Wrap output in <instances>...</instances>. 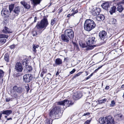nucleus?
I'll return each instance as SVG.
<instances>
[{"mask_svg":"<svg viewBox=\"0 0 124 124\" xmlns=\"http://www.w3.org/2000/svg\"><path fill=\"white\" fill-rule=\"evenodd\" d=\"M96 26V24L94 21L90 19L86 20L84 24V28L85 30L90 31L94 29Z\"/></svg>","mask_w":124,"mask_h":124,"instance_id":"f257e3e1","label":"nucleus"},{"mask_svg":"<svg viewBox=\"0 0 124 124\" xmlns=\"http://www.w3.org/2000/svg\"><path fill=\"white\" fill-rule=\"evenodd\" d=\"M99 123L101 124H114V118L111 116L106 117H102L99 119Z\"/></svg>","mask_w":124,"mask_h":124,"instance_id":"f03ea898","label":"nucleus"},{"mask_svg":"<svg viewBox=\"0 0 124 124\" xmlns=\"http://www.w3.org/2000/svg\"><path fill=\"white\" fill-rule=\"evenodd\" d=\"M48 24L47 19L46 18H44L40 22H38L35 28L45 29Z\"/></svg>","mask_w":124,"mask_h":124,"instance_id":"7ed1b4c3","label":"nucleus"},{"mask_svg":"<svg viewBox=\"0 0 124 124\" xmlns=\"http://www.w3.org/2000/svg\"><path fill=\"white\" fill-rule=\"evenodd\" d=\"M23 91L22 87H18L16 85H15L11 91V93L12 95L15 98L17 97L18 95L16 93H21Z\"/></svg>","mask_w":124,"mask_h":124,"instance_id":"20e7f679","label":"nucleus"},{"mask_svg":"<svg viewBox=\"0 0 124 124\" xmlns=\"http://www.w3.org/2000/svg\"><path fill=\"white\" fill-rule=\"evenodd\" d=\"M60 109L59 107H56L51 110L50 112L49 116L51 118H58V113Z\"/></svg>","mask_w":124,"mask_h":124,"instance_id":"39448f33","label":"nucleus"},{"mask_svg":"<svg viewBox=\"0 0 124 124\" xmlns=\"http://www.w3.org/2000/svg\"><path fill=\"white\" fill-rule=\"evenodd\" d=\"M96 41L95 38L91 36L88 37L86 43L87 46L91 47L92 46V45L95 44Z\"/></svg>","mask_w":124,"mask_h":124,"instance_id":"423d86ee","label":"nucleus"},{"mask_svg":"<svg viewBox=\"0 0 124 124\" xmlns=\"http://www.w3.org/2000/svg\"><path fill=\"white\" fill-rule=\"evenodd\" d=\"M32 75L31 74H27L25 75L23 77V81L25 83L30 82L32 80Z\"/></svg>","mask_w":124,"mask_h":124,"instance_id":"0eeeda50","label":"nucleus"},{"mask_svg":"<svg viewBox=\"0 0 124 124\" xmlns=\"http://www.w3.org/2000/svg\"><path fill=\"white\" fill-rule=\"evenodd\" d=\"M65 33L70 39H73L74 37V35L73 31L71 29L66 30L65 31Z\"/></svg>","mask_w":124,"mask_h":124,"instance_id":"6e6552de","label":"nucleus"},{"mask_svg":"<svg viewBox=\"0 0 124 124\" xmlns=\"http://www.w3.org/2000/svg\"><path fill=\"white\" fill-rule=\"evenodd\" d=\"M15 69L16 71L21 72L22 71L23 68L21 63L19 62H17L16 64Z\"/></svg>","mask_w":124,"mask_h":124,"instance_id":"1a4fd4ad","label":"nucleus"},{"mask_svg":"<svg viewBox=\"0 0 124 124\" xmlns=\"http://www.w3.org/2000/svg\"><path fill=\"white\" fill-rule=\"evenodd\" d=\"M10 12L8 9H3L1 11V15L4 17H7L9 16Z\"/></svg>","mask_w":124,"mask_h":124,"instance_id":"9d476101","label":"nucleus"},{"mask_svg":"<svg viewBox=\"0 0 124 124\" xmlns=\"http://www.w3.org/2000/svg\"><path fill=\"white\" fill-rule=\"evenodd\" d=\"M61 37L62 40L64 42H66L68 43L70 41V38L66 34H62L61 35Z\"/></svg>","mask_w":124,"mask_h":124,"instance_id":"9b49d317","label":"nucleus"},{"mask_svg":"<svg viewBox=\"0 0 124 124\" xmlns=\"http://www.w3.org/2000/svg\"><path fill=\"white\" fill-rule=\"evenodd\" d=\"M82 96V94L81 92H77L74 93L73 98L74 99L76 100L80 98Z\"/></svg>","mask_w":124,"mask_h":124,"instance_id":"f8f14e48","label":"nucleus"},{"mask_svg":"<svg viewBox=\"0 0 124 124\" xmlns=\"http://www.w3.org/2000/svg\"><path fill=\"white\" fill-rule=\"evenodd\" d=\"M107 32L104 31H101L99 33V36L102 40H103L107 37Z\"/></svg>","mask_w":124,"mask_h":124,"instance_id":"ddd939ff","label":"nucleus"},{"mask_svg":"<svg viewBox=\"0 0 124 124\" xmlns=\"http://www.w3.org/2000/svg\"><path fill=\"white\" fill-rule=\"evenodd\" d=\"M101 11V9L99 8L93 9L92 12V13L94 16L99 15Z\"/></svg>","mask_w":124,"mask_h":124,"instance_id":"4468645a","label":"nucleus"},{"mask_svg":"<svg viewBox=\"0 0 124 124\" xmlns=\"http://www.w3.org/2000/svg\"><path fill=\"white\" fill-rule=\"evenodd\" d=\"M20 3L21 5H23L24 7L26 9H29L30 8V6L24 0L20 2Z\"/></svg>","mask_w":124,"mask_h":124,"instance_id":"2eb2a0df","label":"nucleus"},{"mask_svg":"<svg viewBox=\"0 0 124 124\" xmlns=\"http://www.w3.org/2000/svg\"><path fill=\"white\" fill-rule=\"evenodd\" d=\"M21 8L22 7H21L17 6L16 7L13 12L15 13L16 15H18L20 12Z\"/></svg>","mask_w":124,"mask_h":124,"instance_id":"dca6fc26","label":"nucleus"},{"mask_svg":"<svg viewBox=\"0 0 124 124\" xmlns=\"http://www.w3.org/2000/svg\"><path fill=\"white\" fill-rule=\"evenodd\" d=\"M96 18L98 21H101L104 20L105 19V16L103 15L99 14L96 16Z\"/></svg>","mask_w":124,"mask_h":124,"instance_id":"f3484780","label":"nucleus"},{"mask_svg":"<svg viewBox=\"0 0 124 124\" xmlns=\"http://www.w3.org/2000/svg\"><path fill=\"white\" fill-rule=\"evenodd\" d=\"M101 6L103 8L107 10H108V8L109 7V4L108 2L103 3L101 5Z\"/></svg>","mask_w":124,"mask_h":124,"instance_id":"a211bd4d","label":"nucleus"},{"mask_svg":"<svg viewBox=\"0 0 124 124\" xmlns=\"http://www.w3.org/2000/svg\"><path fill=\"white\" fill-rule=\"evenodd\" d=\"M55 63L56 66L61 65L62 63V60L60 58H57L55 60Z\"/></svg>","mask_w":124,"mask_h":124,"instance_id":"6ab92c4d","label":"nucleus"},{"mask_svg":"<svg viewBox=\"0 0 124 124\" xmlns=\"http://www.w3.org/2000/svg\"><path fill=\"white\" fill-rule=\"evenodd\" d=\"M1 112L3 114L7 115V116H9L10 114L12 112V111L11 110H3L1 111Z\"/></svg>","mask_w":124,"mask_h":124,"instance_id":"aec40b11","label":"nucleus"},{"mask_svg":"<svg viewBox=\"0 0 124 124\" xmlns=\"http://www.w3.org/2000/svg\"><path fill=\"white\" fill-rule=\"evenodd\" d=\"M117 21L116 19L114 18H112L110 20V23L114 26H116L117 24Z\"/></svg>","mask_w":124,"mask_h":124,"instance_id":"412c9836","label":"nucleus"},{"mask_svg":"<svg viewBox=\"0 0 124 124\" xmlns=\"http://www.w3.org/2000/svg\"><path fill=\"white\" fill-rule=\"evenodd\" d=\"M116 9V7L115 6H113L111 7L110 11L109 12L111 15H112L113 13L115 12Z\"/></svg>","mask_w":124,"mask_h":124,"instance_id":"4be33fe9","label":"nucleus"},{"mask_svg":"<svg viewBox=\"0 0 124 124\" xmlns=\"http://www.w3.org/2000/svg\"><path fill=\"white\" fill-rule=\"evenodd\" d=\"M67 102V101L66 100H65L63 101L59 102L58 103V105L64 106L65 105V104H66Z\"/></svg>","mask_w":124,"mask_h":124,"instance_id":"5701e85b","label":"nucleus"},{"mask_svg":"<svg viewBox=\"0 0 124 124\" xmlns=\"http://www.w3.org/2000/svg\"><path fill=\"white\" fill-rule=\"evenodd\" d=\"M34 6H36L39 4L41 0H32Z\"/></svg>","mask_w":124,"mask_h":124,"instance_id":"b1692460","label":"nucleus"},{"mask_svg":"<svg viewBox=\"0 0 124 124\" xmlns=\"http://www.w3.org/2000/svg\"><path fill=\"white\" fill-rule=\"evenodd\" d=\"M116 5L118 6V7H117V11L120 13L124 9L123 7L121 5V4L119 5H118L117 4Z\"/></svg>","mask_w":124,"mask_h":124,"instance_id":"393cba45","label":"nucleus"},{"mask_svg":"<svg viewBox=\"0 0 124 124\" xmlns=\"http://www.w3.org/2000/svg\"><path fill=\"white\" fill-rule=\"evenodd\" d=\"M2 32L3 33L5 34L9 33L10 32L9 29L5 26L4 27L2 30Z\"/></svg>","mask_w":124,"mask_h":124,"instance_id":"a878e982","label":"nucleus"},{"mask_svg":"<svg viewBox=\"0 0 124 124\" xmlns=\"http://www.w3.org/2000/svg\"><path fill=\"white\" fill-rule=\"evenodd\" d=\"M79 44L80 46L82 48L86 47L87 46L81 41H79Z\"/></svg>","mask_w":124,"mask_h":124,"instance_id":"bb28decb","label":"nucleus"},{"mask_svg":"<svg viewBox=\"0 0 124 124\" xmlns=\"http://www.w3.org/2000/svg\"><path fill=\"white\" fill-rule=\"evenodd\" d=\"M9 55L7 53H6L4 55V59L5 60L8 62L9 61Z\"/></svg>","mask_w":124,"mask_h":124,"instance_id":"cd10ccee","label":"nucleus"},{"mask_svg":"<svg viewBox=\"0 0 124 124\" xmlns=\"http://www.w3.org/2000/svg\"><path fill=\"white\" fill-rule=\"evenodd\" d=\"M33 51L35 53H36L37 51L36 50V48H38L39 47V46L37 45L33 44L32 46Z\"/></svg>","mask_w":124,"mask_h":124,"instance_id":"c85d7f7f","label":"nucleus"},{"mask_svg":"<svg viewBox=\"0 0 124 124\" xmlns=\"http://www.w3.org/2000/svg\"><path fill=\"white\" fill-rule=\"evenodd\" d=\"M66 100L67 101L66 104H67V105L68 106H69L70 105H72L73 104V102L72 101H69L67 100Z\"/></svg>","mask_w":124,"mask_h":124,"instance_id":"c756f323","label":"nucleus"},{"mask_svg":"<svg viewBox=\"0 0 124 124\" xmlns=\"http://www.w3.org/2000/svg\"><path fill=\"white\" fill-rule=\"evenodd\" d=\"M14 7V4H11L9 6V8L10 11V13L12 11Z\"/></svg>","mask_w":124,"mask_h":124,"instance_id":"7c9ffc66","label":"nucleus"},{"mask_svg":"<svg viewBox=\"0 0 124 124\" xmlns=\"http://www.w3.org/2000/svg\"><path fill=\"white\" fill-rule=\"evenodd\" d=\"M6 40L5 39H0V46L2 45L3 44L5 43Z\"/></svg>","mask_w":124,"mask_h":124,"instance_id":"2f4dec72","label":"nucleus"},{"mask_svg":"<svg viewBox=\"0 0 124 124\" xmlns=\"http://www.w3.org/2000/svg\"><path fill=\"white\" fill-rule=\"evenodd\" d=\"M8 35L4 34H0V39L3 38H6L8 39Z\"/></svg>","mask_w":124,"mask_h":124,"instance_id":"473e14b6","label":"nucleus"},{"mask_svg":"<svg viewBox=\"0 0 124 124\" xmlns=\"http://www.w3.org/2000/svg\"><path fill=\"white\" fill-rule=\"evenodd\" d=\"M124 3V0H118L116 3V4L118 5H119L123 4Z\"/></svg>","mask_w":124,"mask_h":124,"instance_id":"72a5a7b5","label":"nucleus"},{"mask_svg":"<svg viewBox=\"0 0 124 124\" xmlns=\"http://www.w3.org/2000/svg\"><path fill=\"white\" fill-rule=\"evenodd\" d=\"M4 72L2 70H0V80L3 77L4 75Z\"/></svg>","mask_w":124,"mask_h":124,"instance_id":"f704fd0d","label":"nucleus"},{"mask_svg":"<svg viewBox=\"0 0 124 124\" xmlns=\"http://www.w3.org/2000/svg\"><path fill=\"white\" fill-rule=\"evenodd\" d=\"M107 100L106 99L102 100H99L98 101V103L99 104H100L105 102Z\"/></svg>","mask_w":124,"mask_h":124,"instance_id":"c9c22d12","label":"nucleus"},{"mask_svg":"<svg viewBox=\"0 0 124 124\" xmlns=\"http://www.w3.org/2000/svg\"><path fill=\"white\" fill-rule=\"evenodd\" d=\"M115 104V102L114 100L112 101H111V103L110 104V106L111 107H113L114 106Z\"/></svg>","mask_w":124,"mask_h":124,"instance_id":"e433bc0d","label":"nucleus"},{"mask_svg":"<svg viewBox=\"0 0 124 124\" xmlns=\"http://www.w3.org/2000/svg\"><path fill=\"white\" fill-rule=\"evenodd\" d=\"M56 22V20L55 19H54L52 20L51 21V24L52 25H54L55 23Z\"/></svg>","mask_w":124,"mask_h":124,"instance_id":"4c0bfd02","label":"nucleus"},{"mask_svg":"<svg viewBox=\"0 0 124 124\" xmlns=\"http://www.w3.org/2000/svg\"><path fill=\"white\" fill-rule=\"evenodd\" d=\"M47 78L49 79H52V77L51 76V74L50 73H48L47 75Z\"/></svg>","mask_w":124,"mask_h":124,"instance_id":"58836bf2","label":"nucleus"},{"mask_svg":"<svg viewBox=\"0 0 124 124\" xmlns=\"http://www.w3.org/2000/svg\"><path fill=\"white\" fill-rule=\"evenodd\" d=\"M25 88L26 89L27 91V92H28L29 91V90H30L29 85H28V84H27L26 85H25Z\"/></svg>","mask_w":124,"mask_h":124,"instance_id":"ea45409f","label":"nucleus"},{"mask_svg":"<svg viewBox=\"0 0 124 124\" xmlns=\"http://www.w3.org/2000/svg\"><path fill=\"white\" fill-rule=\"evenodd\" d=\"M12 98H6L5 100L6 102H8L10 101L11 100L12 101Z\"/></svg>","mask_w":124,"mask_h":124,"instance_id":"a19ab883","label":"nucleus"},{"mask_svg":"<svg viewBox=\"0 0 124 124\" xmlns=\"http://www.w3.org/2000/svg\"><path fill=\"white\" fill-rule=\"evenodd\" d=\"M27 70L29 71H31L32 70V67L30 66H28V67H27Z\"/></svg>","mask_w":124,"mask_h":124,"instance_id":"79ce46f5","label":"nucleus"},{"mask_svg":"<svg viewBox=\"0 0 124 124\" xmlns=\"http://www.w3.org/2000/svg\"><path fill=\"white\" fill-rule=\"evenodd\" d=\"M81 73V72H79V73H78L76 74L75 76H73V78H76L79 76L80 75Z\"/></svg>","mask_w":124,"mask_h":124,"instance_id":"37998d69","label":"nucleus"},{"mask_svg":"<svg viewBox=\"0 0 124 124\" xmlns=\"http://www.w3.org/2000/svg\"><path fill=\"white\" fill-rule=\"evenodd\" d=\"M91 120H87L85 123L84 124H89Z\"/></svg>","mask_w":124,"mask_h":124,"instance_id":"c03bdc74","label":"nucleus"},{"mask_svg":"<svg viewBox=\"0 0 124 124\" xmlns=\"http://www.w3.org/2000/svg\"><path fill=\"white\" fill-rule=\"evenodd\" d=\"M33 36H35L36 35H37V32L36 31H33Z\"/></svg>","mask_w":124,"mask_h":124,"instance_id":"a18cd8bd","label":"nucleus"},{"mask_svg":"<svg viewBox=\"0 0 124 124\" xmlns=\"http://www.w3.org/2000/svg\"><path fill=\"white\" fill-rule=\"evenodd\" d=\"M15 45H13L10 46L9 47L11 49H13L15 47Z\"/></svg>","mask_w":124,"mask_h":124,"instance_id":"49530a36","label":"nucleus"},{"mask_svg":"<svg viewBox=\"0 0 124 124\" xmlns=\"http://www.w3.org/2000/svg\"><path fill=\"white\" fill-rule=\"evenodd\" d=\"M75 71V69H73L70 72V74H72L74 73Z\"/></svg>","mask_w":124,"mask_h":124,"instance_id":"de8ad7c7","label":"nucleus"},{"mask_svg":"<svg viewBox=\"0 0 124 124\" xmlns=\"http://www.w3.org/2000/svg\"><path fill=\"white\" fill-rule=\"evenodd\" d=\"M50 121L49 120H47L46 121V124H52V123L51 124H50Z\"/></svg>","mask_w":124,"mask_h":124,"instance_id":"09e8293b","label":"nucleus"},{"mask_svg":"<svg viewBox=\"0 0 124 124\" xmlns=\"http://www.w3.org/2000/svg\"><path fill=\"white\" fill-rule=\"evenodd\" d=\"M73 43L74 44V46L75 47H76L77 48H78V45L77 44H76L75 43Z\"/></svg>","mask_w":124,"mask_h":124,"instance_id":"8fccbe9b","label":"nucleus"},{"mask_svg":"<svg viewBox=\"0 0 124 124\" xmlns=\"http://www.w3.org/2000/svg\"><path fill=\"white\" fill-rule=\"evenodd\" d=\"M90 114V113L89 112H87L86 113H84V115L82 116H86L87 115H89Z\"/></svg>","mask_w":124,"mask_h":124,"instance_id":"3c124183","label":"nucleus"},{"mask_svg":"<svg viewBox=\"0 0 124 124\" xmlns=\"http://www.w3.org/2000/svg\"><path fill=\"white\" fill-rule=\"evenodd\" d=\"M73 13H72L71 14H69L67 16V17H70L71 16H73Z\"/></svg>","mask_w":124,"mask_h":124,"instance_id":"603ef678","label":"nucleus"},{"mask_svg":"<svg viewBox=\"0 0 124 124\" xmlns=\"http://www.w3.org/2000/svg\"><path fill=\"white\" fill-rule=\"evenodd\" d=\"M118 116L120 118H122V115L121 114H118Z\"/></svg>","mask_w":124,"mask_h":124,"instance_id":"864d4df0","label":"nucleus"},{"mask_svg":"<svg viewBox=\"0 0 124 124\" xmlns=\"http://www.w3.org/2000/svg\"><path fill=\"white\" fill-rule=\"evenodd\" d=\"M78 12V10H75L74 11V12L72 13H73V15H74V14H75L76 13H77Z\"/></svg>","mask_w":124,"mask_h":124,"instance_id":"5fc2aeb1","label":"nucleus"},{"mask_svg":"<svg viewBox=\"0 0 124 124\" xmlns=\"http://www.w3.org/2000/svg\"><path fill=\"white\" fill-rule=\"evenodd\" d=\"M37 20V17H34V22L35 23L36 22Z\"/></svg>","mask_w":124,"mask_h":124,"instance_id":"6e6d98bb","label":"nucleus"},{"mask_svg":"<svg viewBox=\"0 0 124 124\" xmlns=\"http://www.w3.org/2000/svg\"><path fill=\"white\" fill-rule=\"evenodd\" d=\"M109 88V86H106L105 88V89H108Z\"/></svg>","mask_w":124,"mask_h":124,"instance_id":"4d7b16f0","label":"nucleus"},{"mask_svg":"<svg viewBox=\"0 0 124 124\" xmlns=\"http://www.w3.org/2000/svg\"><path fill=\"white\" fill-rule=\"evenodd\" d=\"M2 114H3L2 113L0 112V118H1L2 116Z\"/></svg>","mask_w":124,"mask_h":124,"instance_id":"13d9d810","label":"nucleus"},{"mask_svg":"<svg viewBox=\"0 0 124 124\" xmlns=\"http://www.w3.org/2000/svg\"><path fill=\"white\" fill-rule=\"evenodd\" d=\"M98 70L97 69L96 70H95L93 72V73H96L97 71Z\"/></svg>","mask_w":124,"mask_h":124,"instance_id":"bf43d9fd","label":"nucleus"},{"mask_svg":"<svg viewBox=\"0 0 124 124\" xmlns=\"http://www.w3.org/2000/svg\"><path fill=\"white\" fill-rule=\"evenodd\" d=\"M7 119L8 120H12V118L11 117H10L9 118H8Z\"/></svg>","mask_w":124,"mask_h":124,"instance_id":"052dcab7","label":"nucleus"},{"mask_svg":"<svg viewBox=\"0 0 124 124\" xmlns=\"http://www.w3.org/2000/svg\"><path fill=\"white\" fill-rule=\"evenodd\" d=\"M102 66H101L99 67H98V68L97 69L99 70L102 67Z\"/></svg>","mask_w":124,"mask_h":124,"instance_id":"680f3d73","label":"nucleus"},{"mask_svg":"<svg viewBox=\"0 0 124 124\" xmlns=\"http://www.w3.org/2000/svg\"><path fill=\"white\" fill-rule=\"evenodd\" d=\"M90 78V77L89 76H88L86 78V80H87V79H89V78Z\"/></svg>","mask_w":124,"mask_h":124,"instance_id":"e2e57ef3","label":"nucleus"},{"mask_svg":"<svg viewBox=\"0 0 124 124\" xmlns=\"http://www.w3.org/2000/svg\"><path fill=\"white\" fill-rule=\"evenodd\" d=\"M59 74V73L58 72V71H57V72L56 73V75L57 76Z\"/></svg>","mask_w":124,"mask_h":124,"instance_id":"0e129e2a","label":"nucleus"},{"mask_svg":"<svg viewBox=\"0 0 124 124\" xmlns=\"http://www.w3.org/2000/svg\"><path fill=\"white\" fill-rule=\"evenodd\" d=\"M121 88H124V85H123L122 86H121Z\"/></svg>","mask_w":124,"mask_h":124,"instance_id":"69168bd1","label":"nucleus"},{"mask_svg":"<svg viewBox=\"0 0 124 124\" xmlns=\"http://www.w3.org/2000/svg\"><path fill=\"white\" fill-rule=\"evenodd\" d=\"M43 76V75L41 73L40 74V76L41 77H42Z\"/></svg>","mask_w":124,"mask_h":124,"instance_id":"338daca9","label":"nucleus"},{"mask_svg":"<svg viewBox=\"0 0 124 124\" xmlns=\"http://www.w3.org/2000/svg\"><path fill=\"white\" fill-rule=\"evenodd\" d=\"M74 11H75V9H73L72 10V11L74 12Z\"/></svg>","mask_w":124,"mask_h":124,"instance_id":"774afa93","label":"nucleus"}]
</instances>
